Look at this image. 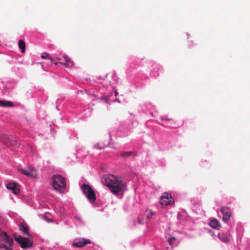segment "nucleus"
I'll return each instance as SVG.
<instances>
[{"mask_svg": "<svg viewBox=\"0 0 250 250\" xmlns=\"http://www.w3.org/2000/svg\"><path fill=\"white\" fill-rule=\"evenodd\" d=\"M101 180L102 183L108 187L115 195L123 193L127 189L126 184L113 175H105L103 176Z\"/></svg>", "mask_w": 250, "mask_h": 250, "instance_id": "1", "label": "nucleus"}, {"mask_svg": "<svg viewBox=\"0 0 250 250\" xmlns=\"http://www.w3.org/2000/svg\"><path fill=\"white\" fill-rule=\"evenodd\" d=\"M53 188L60 193H64L66 188V180L61 175H54L51 178Z\"/></svg>", "mask_w": 250, "mask_h": 250, "instance_id": "2", "label": "nucleus"}, {"mask_svg": "<svg viewBox=\"0 0 250 250\" xmlns=\"http://www.w3.org/2000/svg\"><path fill=\"white\" fill-rule=\"evenodd\" d=\"M82 189L90 202H93L95 201L96 195L94 190L90 186L84 184L82 186Z\"/></svg>", "mask_w": 250, "mask_h": 250, "instance_id": "3", "label": "nucleus"}, {"mask_svg": "<svg viewBox=\"0 0 250 250\" xmlns=\"http://www.w3.org/2000/svg\"><path fill=\"white\" fill-rule=\"evenodd\" d=\"M15 238L23 249H29L33 245L32 242L28 238L23 237L20 235H15Z\"/></svg>", "mask_w": 250, "mask_h": 250, "instance_id": "4", "label": "nucleus"}, {"mask_svg": "<svg viewBox=\"0 0 250 250\" xmlns=\"http://www.w3.org/2000/svg\"><path fill=\"white\" fill-rule=\"evenodd\" d=\"M160 204L162 206L166 207L171 205L174 202L171 195L168 192H165L161 197Z\"/></svg>", "mask_w": 250, "mask_h": 250, "instance_id": "5", "label": "nucleus"}, {"mask_svg": "<svg viewBox=\"0 0 250 250\" xmlns=\"http://www.w3.org/2000/svg\"><path fill=\"white\" fill-rule=\"evenodd\" d=\"M18 170L21 174L27 177L35 178L37 176V172L36 169L32 167H29L27 169L20 168L18 169Z\"/></svg>", "mask_w": 250, "mask_h": 250, "instance_id": "6", "label": "nucleus"}, {"mask_svg": "<svg viewBox=\"0 0 250 250\" xmlns=\"http://www.w3.org/2000/svg\"><path fill=\"white\" fill-rule=\"evenodd\" d=\"M221 211L223 216V220L225 223H227L231 215L230 209L228 207H223L221 208Z\"/></svg>", "mask_w": 250, "mask_h": 250, "instance_id": "7", "label": "nucleus"}, {"mask_svg": "<svg viewBox=\"0 0 250 250\" xmlns=\"http://www.w3.org/2000/svg\"><path fill=\"white\" fill-rule=\"evenodd\" d=\"M91 243L90 240L86 239L79 238L75 239L72 244L73 247H82L87 244Z\"/></svg>", "mask_w": 250, "mask_h": 250, "instance_id": "8", "label": "nucleus"}, {"mask_svg": "<svg viewBox=\"0 0 250 250\" xmlns=\"http://www.w3.org/2000/svg\"><path fill=\"white\" fill-rule=\"evenodd\" d=\"M0 238H2L3 241L6 243L8 245L12 246V243H13V240L12 238H10L7 233L2 231V230L0 229Z\"/></svg>", "mask_w": 250, "mask_h": 250, "instance_id": "9", "label": "nucleus"}, {"mask_svg": "<svg viewBox=\"0 0 250 250\" xmlns=\"http://www.w3.org/2000/svg\"><path fill=\"white\" fill-rule=\"evenodd\" d=\"M6 187L8 189L12 191L15 194H17L19 192L20 189L19 187L15 183H8L6 185Z\"/></svg>", "mask_w": 250, "mask_h": 250, "instance_id": "10", "label": "nucleus"}, {"mask_svg": "<svg viewBox=\"0 0 250 250\" xmlns=\"http://www.w3.org/2000/svg\"><path fill=\"white\" fill-rule=\"evenodd\" d=\"M19 228L20 230L22 231L25 235L30 236L28 226L25 223H21L19 225Z\"/></svg>", "mask_w": 250, "mask_h": 250, "instance_id": "11", "label": "nucleus"}, {"mask_svg": "<svg viewBox=\"0 0 250 250\" xmlns=\"http://www.w3.org/2000/svg\"><path fill=\"white\" fill-rule=\"evenodd\" d=\"M218 238L223 242L227 243L230 241L228 235L224 232L219 233L218 234Z\"/></svg>", "mask_w": 250, "mask_h": 250, "instance_id": "12", "label": "nucleus"}, {"mask_svg": "<svg viewBox=\"0 0 250 250\" xmlns=\"http://www.w3.org/2000/svg\"><path fill=\"white\" fill-rule=\"evenodd\" d=\"M210 226L214 229H218L220 227V224L216 219H212L209 223Z\"/></svg>", "mask_w": 250, "mask_h": 250, "instance_id": "13", "label": "nucleus"}, {"mask_svg": "<svg viewBox=\"0 0 250 250\" xmlns=\"http://www.w3.org/2000/svg\"><path fill=\"white\" fill-rule=\"evenodd\" d=\"M63 58L64 61L63 63L66 67H70L73 65V62L71 60H70V59L68 58V57L67 56L64 55L63 56Z\"/></svg>", "mask_w": 250, "mask_h": 250, "instance_id": "14", "label": "nucleus"}, {"mask_svg": "<svg viewBox=\"0 0 250 250\" xmlns=\"http://www.w3.org/2000/svg\"><path fill=\"white\" fill-rule=\"evenodd\" d=\"M13 106V103L11 101L0 100V106L11 107Z\"/></svg>", "mask_w": 250, "mask_h": 250, "instance_id": "15", "label": "nucleus"}, {"mask_svg": "<svg viewBox=\"0 0 250 250\" xmlns=\"http://www.w3.org/2000/svg\"><path fill=\"white\" fill-rule=\"evenodd\" d=\"M75 223L76 225L78 226H81L83 225L84 224V222L83 220L82 219V218L79 216L77 215L75 217Z\"/></svg>", "mask_w": 250, "mask_h": 250, "instance_id": "16", "label": "nucleus"}, {"mask_svg": "<svg viewBox=\"0 0 250 250\" xmlns=\"http://www.w3.org/2000/svg\"><path fill=\"white\" fill-rule=\"evenodd\" d=\"M156 214V212L152 211L150 209H147L146 210L145 212V215L148 219H150L152 217L153 215Z\"/></svg>", "mask_w": 250, "mask_h": 250, "instance_id": "17", "label": "nucleus"}, {"mask_svg": "<svg viewBox=\"0 0 250 250\" xmlns=\"http://www.w3.org/2000/svg\"><path fill=\"white\" fill-rule=\"evenodd\" d=\"M19 46L21 49V52L23 53L25 50V44L23 40H21L19 41Z\"/></svg>", "mask_w": 250, "mask_h": 250, "instance_id": "18", "label": "nucleus"}, {"mask_svg": "<svg viewBox=\"0 0 250 250\" xmlns=\"http://www.w3.org/2000/svg\"><path fill=\"white\" fill-rule=\"evenodd\" d=\"M133 154L132 151H124L121 154V157L125 158H129Z\"/></svg>", "mask_w": 250, "mask_h": 250, "instance_id": "19", "label": "nucleus"}, {"mask_svg": "<svg viewBox=\"0 0 250 250\" xmlns=\"http://www.w3.org/2000/svg\"><path fill=\"white\" fill-rule=\"evenodd\" d=\"M0 140L3 142L5 144H7L9 140L8 136L6 134H3L2 135V138L0 139Z\"/></svg>", "mask_w": 250, "mask_h": 250, "instance_id": "20", "label": "nucleus"}, {"mask_svg": "<svg viewBox=\"0 0 250 250\" xmlns=\"http://www.w3.org/2000/svg\"><path fill=\"white\" fill-rule=\"evenodd\" d=\"M12 245H13V244H12ZM9 247H7V246H5V245L4 244H1L0 245V247L1 248H2V249H6V250H13L11 248V247H12V246H10V245H9Z\"/></svg>", "mask_w": 250, "mask_h": 250, "instance_id": "21", "label": "nucleus"}, {"mask_svg": "<svg viewBox=\"0 0 250 250\" xmlns=\"http://www.w3.org/2000/svg\"><path fill=\"white\" fill-rule=\"evenodd\" d=\"M175 240H176V239L174 237H171V238H169L168 240L169 244L171 246H173V245L174 242L175 241Z\"/></svg>", "mask_w": 250, "mask_h": 250, "instance_id": "22", "label": "nucleus"}, {"mask_svg": "<svg viewBox=\"0 0 250 250\" xmlns=\"http://www.w3.org/2000/svg\"><path fill=\"white\" fill-rule=\"evenodd\" d=\"M41 57L43 59H50L49 55L47 53H42L41 55Z\"/></svg>", "mask_w": 250, "mask_h": 250, "instance_id": "23", "label": "nucleus"}, {"mask_svg": "<svg viewBox=\"0 0 250 250\" xmlns=\"http://www.w3.org/2000/svg\"><path fill=\"white\" fill-rule=\"evenodd\" d=\"M162 120H169V119H167L165 117H162Z\"/></svg>", "mask_w": 250, "mask_h": 250, "instance_id": "24", "label": "nucleus"}, {"mask_svg": "<svg viewBox=\"0 0 250 250\" xmlns=\"http://www.w3.org/2000/svg\"><path fill=\"white\" fill-rule=\"evenodd\" d=\"M118 93L117 91L115 92V96H117L118 95Z\"/></svg>", "mask_w": 250, "mask_h": 250, "instance_id": "25", "label": "nucleus"}, {"mask_svg": "<svg viewBox=\"0 0 250 250\" xmlns=\"http://www.w3.org/2000/svg\"><path fill=\"white\" fill-rule=\"evenodd\" d=\"M98 145H95V147L97 148L98 147Z\"/></svg>", "mask_w": 250, "mask_h": 250, "instance_id": "26", "label": "nucleus"}]
</instances>
